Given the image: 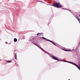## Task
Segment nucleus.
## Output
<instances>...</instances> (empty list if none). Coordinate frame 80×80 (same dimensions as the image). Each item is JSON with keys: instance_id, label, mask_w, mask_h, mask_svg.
Here are the masks:
<instances>
[{"instance_id": "18", "label": "nucleus", "mask_w": 80, "mask_h": 80, "mask_svg": "<svg viewBox=\"0 0 80 80\" xmlns=\"http://www.w3.org/2000/svg\"><path fill=\"white\" fill-rule=\"evenodd\" d=\"M49 23H48V24H49Z\"/></svg>"}, {"instance_id": "9", "label": "nucleus", "mask_w": 80, "mask_h": 80, "mask_svg": "<svg viewBox=\"0 0 80 80\" xmlns=\"http://www.w3.org/2000/svg\"><path fill=\"white\" fill-rule=\"evenodd\" d=\"M14 42H17V39L16 38H14Z\"/></svg>"}, {"instance_id": "16", "label": "nucleus", "mask_w": 80, "mask_h": 80, "mask_svg": "<svg viewBox=\"0 0 80 80\" xmlns=\"http://www.w3.org/2000/svg\"><path fill=\"white\" fill-rule=\"evenodd\" d=\"M6 43L7 44H8V42H6Z\"/></svg>"}, {"instance_id": "1", "label": "nucleus", "mask_w": 80, "mask_h": 80, "mask_svg": "<svg viewBox=\"0 0 80 80\" xmlns=\"http://www.w3.org/2000/svg\"><path fill=\"white\" fill-rule=\"evenodd\" d=\"M48 55L49 56H50V57H52V58H53V60H58V61L64 62H66L67 63H70L71 64H73V62H72L68 61H65L63 59H62V60H59L58 59V58H56V57H55V56L52 55V54H50L49 53H48Z\"/></svg>"}, {"instance_id": "2", "label": "nucleus", "mask_w": 80, "mask_h": 80, "mask_svg": "<svg viewBox=\"0 0 80 80\" xmlns=\"http://www.w3.org/2000/svg\"><path fill=\"white\" fill-rule=\"evenodd\" d=\"M49 5H52V6H53L54 7L58 8L62 7V6L60 5V3L59 2H56V3H53V5L49 4Z\"/></svg>"}, {"instance_id": "21", "label": "nucleus", "mask_w": 80, "mask_h": 80, "mask_svg": "<svg viewBox=\"0 0 80 80\" xmlns=\"http://www.w3.org/2000/svg\"><path fill=\"white\" fill-rule=\"evenodd\" d=\"M70 80V79H69V80Z\"/></svg>"}, {"instance_id": "3", "label": "nucleus", "mask_w": 80, "mask_h": 80, "mask_svg": "<svg viewBox=\"0 0 80 80\" xmlns=\"http://www.w3.org/2000/svg\"><path fill=\"white\" fill-rule=\"evenodd\" d=\"M40 38H41L43 40H46V41H48V42H51V43H52V44H53V45H55V46L57 47V45H56V44H55V43L54 42H53L52 41L50 40H49L48 39H47L45 38H44V37H42L41 38L40 37Z\"/></svg>"}, {"instance_id": "11", "label": "nucleus", "mask_w": 80, "mask_h": 80, "mask_svg": "<svg viewBox=\"0 0 80 80\" xmlns=\"http://www.w3.org/2000/svg\"><path fill=\"white\" fill-rule=\"evenodd\" d=\"M12 62V61L11 60H8L7 61V62H8V63H11Z\"/></svg>"}, {"instance_id": "7", "label": "nucleus", "mask_w": 80, "mask_h": 80, "mask_svg": "<svg viewBox=\"0 0 80 80\" xmlns=\"http://www.w3.org/2000/svg\"><path fill=\"white\" fill-rule=\"evenodd\" d=\"M32 43H33V44L34 45H36V46H37V47H38V48L40 47V46H39V45H38L36 44V43H35V42H33Z\"/></svg>"}, {"instance_id": "5", "label": "nucleus", "mask_w": 80, "mask_h": 80, "mask_svg": "<svg viewBox=\"0 0 80 80\" xmlns=\"http://www.w3.org/2000/svg\"><path fill=\"white\" fill-rule=\"evenodd\" d=\"M62 50H64V51H65L66 52H71V51H72V50H67L65 48H63L62 49Z\"/></svg>"}, {"instance_id": "10", "label": "nucleus", "mask_w": 80, "mask_h": 80, "mask_svg": "<svg viewBox=\"0 0 80 80\" xmlns=\"http://www.w3.org/2000/svg\"><path fill=\"white\" fill-rule=\"evenodd\" d=\"M42 51L44 52V53H47V54H48V52H47L45 51V50H44L43 49L42 50Z\"/></svg>"}, {"instance_id": "12", "label": "nucleus", "mask_w": 80, "mask_h": 80, "mask_svg": "<svg viewBox=\"0 0 80 80\" xmlns=\"http://www.w3.org/2000/svg\"><path fill=\"white\" fill-rule=\"evenodd\" d=\"M62 10H69V11H71V10H69L67 9H64V8H62Z\"/></svg>"}, {"instance_id": "20", "label": "nucleus", "mask_w": 80, "mask_h": 80, "mask_svg": "<svg viewBox=\"0 0 80 80\" xmlns=\"http://www.w3.org/2000/svg\"><path fill=\"white\" fill-rule=\"evenodd\" d=\"M15 0V1H16V0Z\"/></svg>"}, {"instance_id": "15", "label": "nucleus", "mask_w": 80, "mask_h": 80, "mask_svg": "<svg viewBox=\"0 0 80 80\" xmlns=\"http://www.w3.org/2000/svg\"><path fill=\"white\" fill-rule=\"evenodd\" d=\"M38 2H42V1H38Z\"/></svg>"}, {"instance_id": "14", "label": "nucleus", "mask_w": 80, "mask_h": 80, "mask_svg": "<svg viewBox=\"0 0 80 80\" xmlns=\"http://www.w3.org/2000/svg\"><path fill=\"white\" fill-rule=\"evenodd\" d=\"M16 66H17V67H18V64H16Z\"/></svg>"}, {"instance_id": "4", "label": "nucleus", "mask_w": 80, "mask_h": 80, "mask_svg": "<svg viewBox=\"0 0 80 80\" xmlns=\"http://www.w3.org/2000/svg\"><path fill=\"white\" fill-rule=\"evenodd\" d=\"M35 38L33 36H31V37L30 38V39L29 40V41H30L33 44V42L35 43V42L34 41V40H35Z\"/></svg>"}, {"instance_id": "8", "label": "nucleus", "mask_w": 80, "mask_h": 80, "mask_svg": "<svg viewBox=\"0 0 80 80\" xmlns=\"http://www.w3.org/2000/svg\"><path fill=\"white\" fill-rule=\"evenodd\" d=\"M15 58L17 60V53H16L15 54Z\"/></svg>"}, {"instance_id": "19", "label": "nucleus", "mask_w": 80, "mask_h": 80, "mask_svg": "<svg viewBox=\"0 0 80 80\" xmlns=\"http://www.w3.org/2000/svg\"><path fill=\"white\" fill-rule=\"evenodd\" d=\"M8 44H10V43H9Z\"/></svg>"}, {"instance_id": "6", "label": "nucleus", "mask_w": 80, "mask_h": 80, "mask_svg": "<svg viewBox=\"0 0 80 80\" xmlns=\"http://www.w3.org/2000/svg\"><path fill=\"white\" fill-rule=\"evenodd\" d=\"M43 33H38L37 35L38 36L39 35V36H40V35H43Z\"/></svg>"}, {"instance_id": "17", "label": "nucleus", "mask_w": 80, "mask_h": 80, "mask_svg": "<svg viewBox=\"0 0 80 80\" xmlns=\"http://www.w3.org/2000/svg\"><path fill=\"white\" fill-rule=\"evenodd\" d=\"M23 39H25V38H23Z\"/></svg>"}, {"instance_id": "13", "label": "nucleus", "mask_w": 80, "mask_h": 80, "mask_svg": "<svg viewBox=\"0 0 80 80\" xmlns=\"http://www.w3.org/2000/svg\"><path fill=\"white\" fill-rule=\"evenodd\" d=\"M39 48H40V49H41V50H43V49L41 47H40V46H39Z\"/></svg>"}]
</instances>
